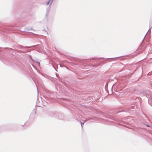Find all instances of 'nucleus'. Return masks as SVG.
Instances as JSON below:
<instances>
[{
  "label": "nucleus",
  "instance_id": "f257e3e1",
  "mask_svg": "<svg viewBox=\"0 0 152 152\" xmlns=\"http://www.w3.org/2000/svg\"><path fill=\"white\" fill-rule=\"evenodd\" d=\"M36 46V45H34V46H29V47H28V46H27V47H23L21 46H20V47L21 48H31V47H35Z\"/></svg>",
  "mask_w": 152,
  "mask_h": 152
},
{
  "label": "nucleus",
  "instance_id": "f03ea898",
  "mask_svg": "<svg viewBox=\"0 0 152 152\" xmlns=\"http://www.w3.org/2000/svg\"><path fill=\"white\" fill-rule=\"evenodd\" d=\"M20 52H21V53H27V50H23V51L20 50Z\"/></svg>",
  "mask_w": 152,
  "mask_h": 152
},
{
  "label": "nucleus",
  "instance_id": "7ed1b4c3",
  "mask_svg": "<svg viewBox=\"0 0 152 152\" xmlns=\"http://www.w3.org/2000/svg\"><path fill=\"white\" fill-rule=\"evenodd\" d=\"M36 63L39 66H40V63L38 61H37L36 62Z\"/></svg>",
  "mask_w": 152,
  "mask_h": 152
},
{
  "label": "nucleus",
  "instance_id": "20e7f679",
  "mask_svg": "<svg viewBox=\"0 0 152 152\" xmlns=\"http://www.w3.org/2000/svg\"><path fill=\"white\" fill-rule=\"evenodd\" d=\"M81 124L82 127V128H83V125L84 124V123L81 122Z\"/></svg>",
  "mask_w": 152,
  "mask_h": 152
},
{
  "label": "nucleus",
  "instance_id": "39448f33",
  "mask_svg": "<svg viewBox=\"0 0 152 152\" xmlns=\"http://www.w3.org/2000/svg\"><path fill=\"white\" fill-rule=\"evenodd\" d=\"M50 0H49L47 2V5H48L49 4V3H50Z\"/></svg>",
  "mask_w": 152,
  "mask_h": 152
},
{
  "label": "nucleus",
  "instance_id": "423d86ee",
  "mask_svg": "<svg viewBox=\"0 0 152 152\" xmlns=\"http://www.w3.org/2000/svg\"><path fill=\"white\" fill-rule=\"evenodd\" d=\"M56 76L57 78H58L59 77V76L58 75H57V74H56Z\"/></svg>",
  "mask_w": 152,
  "mask_h": 152
},
{
  "label": "nucleus",
  "instance_id": "0eeeda50",
  "mask_svg": "<svg viewBox=\"0 0 152 152\" xmlns=\"http://www.w3.org/2000/svg\"><path fill=\"white\" fill-rule=\"evenodd\" d=\"M30 58H31V59L32 60H33L32 58H31V56H30Z\"/></svg>",
  "mask_w": 152,
  "mask_h": 152
},
{
  "label": "nucleus",
  "instance_id": "6e6552de",
  "mask_svg": "<svg viewBox=\"0 0 152 152\" xmlns=\"http://www.w3.org/2000/svg\"><path fill=\"white\" fill-rule=\"evenodd\" d=\"M53 68L55 69V70H56V71H57V70H56V69L55 68V67H54V66H53Z\"/></svg>",
  "mask_w": 152,
  "mask_h": 152
},
{
  "label": "nucleus",
  "instance_id": "1a4fd4ad",
  "mask_svg": "<svg viewBox=\"0 0 152 152\" xmlns=\"http://www.w3.org/2000/svg\"><path fill=\"white\" fill-rule=\"evenodd\" d=\"M119 57H115V58H119ZM112 59H113V58H112Z\"/></svg>",
  "mask_w": 152,
  "mask_h": 152
},
{
  "label": "nucleus",
  "instance_id": "9d476101",
  "mask_svg": "<svg viewBox=\"0 0 152 152\" xmlns=\"http://www.w3.org/2000/svg\"><path fill=\"white\" fill-rule=\"evenodd\" d=\"M151 27L148 30V31L150 30L151 29Z\"/></svg>",
  "mask_w": 152,
  "mask_h": 152
},
{
  "label": "nucleus",
  "instance_id": "9b49d317",
  "mask_svg": "<svg viewBox=\"0 0 152 152\" xmlns=\"http://www.w3.org/2000/svg\"><path fill=\"white\" fill-rule=\"evenodd\" d=\"M147 33H146V34L145 35V37H144V38H145V36H146V34H147Z\"/></svg>",
  "mask_w": 152,
  "mask_h": 152
},
{
  "label": "nucleus",
  "instance_id": "f8f14e48",
  "mask_svg": "<svg viewBox=\"0 0 152 152\" xmlns=\"http://www.w3.org/2000/svg\"><path fill=\"white\" fill-rule=\"evenodd\" d=\"M147 126H148V127H149V126L148 125H147Z\"/></svg>",
  "mask_w": 152,
  "mask_h": 152
},
{
  "label": "nucleus",
  "instance_id": "ddd939ff",
  "mask_svg": "<svg viewBox=\"0 0 152 152\" xmlns=\"http://www.w3.org/2000/svg\"><path fill=\"white\" fill-rule=\"evenodd\" d=\"M48 12H47L46 14H48Z\"/></svg>",
  "mask_w": 152,
  "mask_h": 152
},
{
  "label": "nucleus",
  "instance_id": "4468645a",
  "mask_svg": "<svg viewBox=\"0 0 152 152\" xmlns=\"http://www.w3.org/2000/svg\"><path fill=\"white\" fill-rule=\"evenodd\" d=\"M48 76H46V78H47V77H48Z\"/></svg>",
  "mask_w": 152,
  "mask_h": 152
},
{
  "label": "nucleus",
  "instance_id": "2eb2a0df",
  "mask_svg": "<svg viewBox=\"0 0 152 152\" xmlns=\"http://www.w3.org/2000/svg\"><path fill=\"white\" fill-rule=\"evenodd\" d=\"M53 0H52V1H53Z\"/></svg>",
  "mask_w": 152,
  "mask_h": 152
}]
</instances>
